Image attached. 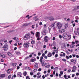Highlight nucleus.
<instances>
[{
	"label": "nucleus",
	"instance_id": "nucleus-54",
	"mask_svg": "<svg viewBox=\"0 0 79 79\" xmlns=\"http://www.w3.org/2000/svg\"><path fill=\"white\" fill-rule=\"evenodd\" d=\"M72 25L73 27H74L76 26V24L75 23H73Z\"/></svg>",
	"mask_w": 79,
	"mask_h": 79
},
{
	"label": "nucleus",
	"instance_id": "nucleus-60",
	"mask_svg": "<svg viewBox=\"0 0 79 79\" xmlns=\"http://www.w3.org/2000/svg\"><path fill=\"white\" fill-rule=\"evenodd\" d=\"M55 57L56 58H57L58 57V54H56L55 55Z\"/></svg>",
	"mask_w": 79,
	"mask_h": 79
},
{
	"label": "nucleus",
	"instance_id": "nucleus-8",
	"mask_svg": "<svg viewBox=\"0 0 79 79\" xmlns=\"http://www.w3.org/2000/svg\"><path fill=\"white\" fill-rule=\"evenodd\" d=\"M47 56L48 57H51V56H52V53L50 52L48 53Z\"/></svg>",
	"mask_w": 79,
	"mask_h": 79
},
{
	"label": "nucleus",
	"instance_id": "nucleus-20",
	"mask_svg": "<svg viewBox=\"0 0 79 79\" xmlns=\"http://www.w3.org/2000/svg\"><path fill=\"white\" fill-rule=\"evenodd\" d=\"M16 54L18 55H20L21 54V52L20 51H17L16 52Z\"/></svg>",
	"mask_w": 79,
	"mask_h": 79
},
{
	"label": "nucleus",
	"instance_id": "nucleus-26",
	"mask_svg": "<svg viewBox=\"0 0 79 79\" xmlns=\"http://www.w3.org/2000/svg\"><path fill=\"white\" fill-rule=\"evenodd\" d=\"M50 21H53L54 20V19L53 17H51L49 19Z\"/></svg>",
	"mask_w": 79,
	"mask_h": 79
},
{
	"label": "nucleus",
	"instance_id": "nucleus-40",
	"mask_svg": "<svg viewBox=\"0 0 79 79\" xmlns=\"http://www.w3.org/2000/svg\"><path fill=\"white\" fill-rule=\"evenodd\" d=\"M25 69L26 70H28V67H26L25 68Z\"/></svg>",
	"mask_w": 79,
	"mask_h": 79
},
{
	"label": "nucleus",
	"instance_id": "nucleus-15",
	"mask_svg": "<svg viewBox=\"0 0 79 79\" xmlns=\"http://www.w3.org/2000/svg\"><path fill=\"white\" fill-rule=\"evenodd\" d=\"M5 77V74H2L0 75V77H1V78H3V77Z\"/></svg>",
	"mask_w": 79,
	"mask_h": 79
},
{
	"label": "nucleus",
	"instance_id": "nucleus-13",
	"mask_svg": "<svg viewBox=\"0 0 79 79\" xmlns=\"http://www.w3.org/2000/svg\"><path fill=\"white\" fill-rule=\"evenodd\" d=\"M68 36V35L67 34L63 35V37L65 39H67V36Z\"/></svg>",
	"mask_w": 79,
	"mask_h": 79
},
{
	"label": "nucleus",
	"instance_id": "nucleus-46",
	"mask_svg": "<svg viewBox=\"0 0 79 79\" xmlns=\"http://www.w3.org/2000/svg\"><path fill=\"white\" fill-rule=\"evenodd\" d=\"M34 71L35 73V72H37V69H34Z\"/></svg>",
	"mask_w": 79,
	"mask_h": 79
},
{
	"label": "nucleus",
	"instance_id": "nucleus-32",
	"mask_svg": "<svg viewBox=\"0 0 79 79\" xmlns=\"http://www.w3.org/2000/svg\"><path fill=\"white\" fill-rule=\"evenodd\" d=\"M31 28L33 29H34V28H35V27H34V25H32Z\"/></svg>",
	"mask_w": 79,
	"mask_h": 79
},
{
	"label": "nucleus",
	"instance_id": "nucleus-14",
	"mask_svg": "<svg viewBox=\"0 0 79 79\" xmlns=\"http://www.w3.org/2000/svg\"><path fill=\"white\" fill-rule=\"evenodd\" d=\"M17 63H12V66H14L15 67H16V65H17Z\"/></svg>",
	"mask_w": 79,
	"mask_h": 79
},
{
	"label": "nucleus",
	"instance_id": "nucleus-50",
	"mask_svg": "<svg viewBox=\"0 0 79 79\" xmlns=\"http://www.w3.org/2000/svg\"><path fill=\"white\" fill-rule=\"evenodd\" d=\"M50 69H48V73H50Z\"/></svg>",
	"mask_w": 79,
	"mask_h": 79
},
{
	"label": "nucleus",
	"instance_id": "nucleus-51",
	"mask_svg": "<svg viewBox=\"0 0 79 79\" xmlns=\"http://www.w3.org/2000/svg\"><path fill=\"white\" fill-rule=\"evenodd\" d=\"M47 52H48V51L47 50L45 51L44 52L45 54H47Z\"/></svg>",
	"mask_w": 79,
	"mask_h": 79
},
{
	"label": "nucleus",
	"instance_id": "nucleus-22",
	"mask_svg": "<svg viewBox=\"0 0 79 79\" xmlns=\"http://www.w3.org/2000/svg\"><path fill=\"white\" fill-rule=\"evenodd\" d=\"M23 74L24 76H26L27 75V72H26V71H25L24 72Z\"/></svg>",
	"mask_w": 79,
	"mask_h": 79
},
{
	"label": "nucleus",
	"instance_id": "nucleus-33",
	"mask_svg": "<svg viewBox=\"0 0 79 79\" xmlns=\"http://www.w3.org/2000/svg\"><path fill=\"white\" fill-rule=\"evenodd\" d=\"M44 57V59H46V60H47V58H48V57L47 56H45Z\"/></svg>",
	"mask_w": 79,
	"mask_h": 79
},
{
	"label": "nucleus",
	"instance_id": "nucleus-53",
	"mask_svg": "<svg viewBox=\"0 0 79 79\" xmlns=\"http://www.w3.org/2000/svg\"><path fill=\"white\" fill-rule=\"evenodd\" d=\"M64 78H66L67 77V76H66V75H64Z\"/></svg>",
	"mask_w": 79,
	"mask_h": 79
},
{
	"label": "nucleus",
	"instance_id": "nucleus-30",
	"mask_svg": "<svg viewBox=\"0 0 79 79\" xmlns=\"http://www.w3.org/2000/svg\"><path fill=\"white\" fill-rule=\"evenodd\" d=\"M11 75H10L8 77V79H10L11 78Z\"/></svg>",
	"mask_w": 79,
	"mask_h": 79
},
{
	"label": "nucleus",
	"instance_id": "nucleus-27",
	"mask_svg": "<svg viewBox=\"0 0 79 79\" xmlns=\"http://www.w3.org/2000/svg\"><path fill=\"white\" fill-rule=\"evenodd\" d=\"M73 44H71V45H70V48H74V45H73Z\"/></svg>",
	"mask_w": 79,
	"mask_h": 79
},
{
	"label": "nucleus",
	"instance_id": "nucleus-11",
	"mask_svg": "<svg viewBox=\"0 0 79 79\" xmlns=\"http://www.w3.org/2000/svg\"><path fill=\"white\" fill-rule=\"evenodd\" d=\"M40 33L39 32H37L36 33V37H39V34Z\"/></svg>",
	"mask_w": 79,
	"mask_h": 79
},
{
	"label": "nucleus",
	"instance_id": "nucleus-29",
	"mask_svg": "<svg viewBox=\"0 0 79 79\" xmlns=\"http://www.w3.org/2000/svg\"><path fill=\"white\" fill-rule=\"evenodd\" d=\"M45 68H50V65H48L47 66H46L45 67Z\"/></svg>",
	"mask_w": 79,
	"mask_h": 79
},
{
	"label": "nucleus",
	"instance_id": "nucleus-31",
	"mask_svg": "<svg viewBox=\"0 0 79 79\" xmlns=\"http://www.w3.org/2000/svg\"><path fill=\"white\" fill-rule=\"evenodd\" d=\"M42 57H44V56H45V53H43L42 54Z\"/></svg>",
	"mask_w": 79,
	"mask_h": 79
},
{
	"label": "nucleus",
	"instance_id": "nucleus-36",
	"mask_svg": "<svg viewBox=\"0 0 79 79\" xmlns=\"http://www.w3.org/2000/svg\"><path fill=\"white\" fill-rule=\"evenodd\" d=\"M13 32V31H7V32H8L9 33H11Z\"/></svg>",
	"mask_w": 79,
	"mask_h": 79
},
{
	"label": "nucleus",
	"instance_id": "nucleus-55",
	"mask_svg": "<svg viewBox=\"0 0 79 79\" xmlns=\"http://www.w3.org/2000/svg\"><path fill=\"white\" fill-rule=\"evenodd\" d=\"M62 60H63V61H66V59H62Z\"/></svg>",
	"mask_w": 79,
	"mask_h": 79
},
{
	"label": "nucleus",
	"instance_id": "nucleus-63",
	"mask_svg": "<svg viewBox=\"0 0 79 79\" xmlns=\"http://www.w3.org/2000/svg\"><path fill=\"white\" fill-rule=\"evenodd\" d=\"M66 58H67V59H69V56H66Z\"/></svg>",
	"mask_w": 79,
	"mask_h": 79
},
{
	"label": "nucleus",
	"instance_id": "nucleus-47",
	"mask_svg": "<svg viewBox=\"0 0 79 79\" xmlns=\"http://www.w3.org/2000/svg\"><path fill=\"white\" fill-rule=\"evenodd\" d=\"M41 55V53H40V52H38V56H40V55Z\"/></svg>",
	"mask_w": 79,
	"mask_h": 79
},
{
	"label": "nucleus",
	"instance_id": "nucleus-43",
	"mask_svg": "<svg viewBox=\"0 0 79 79\" xmlns=\"http://www.w3.org/2000/svg\"><path fill=\"white\" fill-rule=\"evenodd\" d=\"M38 17V16H36L35 17H34V19H35L37 18Z\"/></svg>",
	"mask_w": 79,
	"mask_h": 79
},
{
	"label": "nucleus",
	"instance_id": "nucleus-48",
	"mask_svg": "<svg viewBox=\"0 0 79 79\" xmlns=\"http://www.w3.org/2000/svg\"><path fill=\"white\" fill-rule=\"evenodd\" d=\"M19 68H20V67H19V66H18L17 67V70L19 69Z\"/></svg>",
	"mask_w": 79,
	"mask_h": 79
},
{
	"label": "nucleus",
	"instance_id": "nucleus-23",
	"mask_svg": "<svg viewBox=\"0 0 79 79\" xmlns=\"http://www.w3.org/2000/svg\"><path fill=\"white\" fill-rule=\"evenodd\" d=\"M7 55L9 56H11V53L10 52H8L7 53Z\"/></svg>",
	"mask_w": 79,
	"mask_h": 79
},
{
	"label": "nucleus",
	"instance_id": "nucleus-49",
	"mask_svg": "<svg viewBox=\"0 0 79 79\" xmlns=\"http://www.w3.org/2000/svg\"><path fill=\"white\" fill-rule=\"evenodd\" d=\"M56 77H58V73H56Z\"/></svg>",
	"mask_w": 79,
	"mask_h": 79
},
{
	"label": "nucleus",
	"instance_id": "nucleus-62",
	"mask_svg": "<svg viewBox=\"0 0 79 79\" xmlns=\"http://www.w3.org/2000/svg\"><path fill=\"white\" fill-rule=\"evenodd\" d=\"M17 49V47H15L14 48V50H16V49Z\"/></svg>",
	"mask_w": 79,
	"mask_h": 79
},
{
	"label": "nucleus",
	"instance_id": "nucleus-37",
	"mask_svg": "<svg viewBox=\"0 0 79 79\" xmlns=\"http://www.w3.org/2000/svg\"><path fill=\"white\" fill-rule=\"evenodd\" d=\"M60 74H61V75H63V71H60Z\"/></svg>",
	"mask_w": 79,
	"mask_h": 79
},
{
	"label": "nucleus",
	"instance_id": "nucleus-61",
	"mask_svg": "<svg viewBox=\"0 0 79 79\" xmlns=\"http://www.w3.org/2000/svg\"><path fill=\"white\" fill-rule=\"evenodd\" d=\"M42 23L40 22L39 23V25H40V26H41V25H42Z\"/></svg>",
	"mask_w": 79,
	"mask_h": 79
},
{
	"label": "nucleus",
	"instance_id": "nucleus-44",
	"mask_svg": "<svg viewBox=\"0 0 79 79\" xmlns=\"http://www.w3.org/2000/svg\"><path fill=\"white\" fill-rule=\"evenodd\" d=\"M66 52L67 53V54H68V55L69 54V52H68V51H66Z\"/></svg>",
	"mask_w": 79,
	"mask_h": 79
},
{
	"label": "nucleus",
	"instance_id": "nucleus-59",
	"mask_svg": "<svg viewBox=\"0 0 79 79\" xmlns=\"http://www.w3.org/2000/svg\"><path fill=\"white\" fill-rule=\"evenodd\" d=\"M72 56L73 57H76V55L75 54H72Z\"/></svg>",
	"mask_w": 79,
	"mask_h": 79
},
{
	"label": "nucleus",
	"instance_id": "nucleus-52",
	"mask_svg": "<svg viewBox=\"0 0 79 79\" xmlns=\"http://www.w3.org/2000/svg\"><path fill=\"white\" fill-rule=\"evenodd\" d=\"M59 38H60V39H61L62 38V36H61V35H59Z\"/></svg>",
	"mask_w": 79,
	"mask_h": 79
},
{
	"label": "nucleus",
	"instance_id": "nucleus-7",
	"mask_svg": "<svg viewBox=\"0 0 79 79\" xmlns=\"http://www.w3.org/2000/svg\"><path fill=\"white\" fill-rule=\"evenodd\" d=\"M66 31V30L64 29H61L60 30H59V32H60V33H61V34L62 33H63L64 32Z\"/></svg>",
	"mask_w": 79,
	"mask_h": 79
},
{
	"label": "nucleus",
	"instance_id": "nucleus-3",
	"mask_svg": "<svg viewBox=\"0 0 79 79\" xmlns=\"http://www.w3.org/2000/svg\"><path fill=\"white\" fill-rule=\"evenodd\" d=\"M56 26L58 29H60L62 27V24L60 23H57Z\"/></svg>",
	"mask_w": 79,
	"mask_h": 79
},
{
	"label": "nucleus",
	"instance_id": "nucleus-58",
	"mask_svg": "<svg viewBox=\"0 0 79 79\" xmlns=\"http://www.w3.org/2000/svg\"><path fill=\"white\" fill-rule=\"evenodd\" d=\"M53 29L54 31H56V28L55 27H54Z\"/></svg>",
	"mask_w": 79,
	"mask_h": 79
},
{
	"label": "nucleus",
	"instance_id": "nucleus-16",
	"mask_svg": "<svg viewBox=\"0 0 79 79\" xmlns=\"http://www.w3.org/2000/svg\"><path fill=\"white\" fill-rule=\"evenodd\" d=\"M30 24L29 23L27 24V23H26L24 24L23 25V26H24L25 27H26V26H29V25Z\"/></svg>",
	"mask_w": 79,
	"mask_h": 79
},
{
	"label": "nucleus",
	"instance_id": "nucleus-21",
	"mask_svg": "<svg viewBox=\"0 0 79 79\" xmlns=\"http://www.w3.org/2000/svg\"><path fill=\"white\" fill-rule=\"evenodd\" d=\"M31 44H35V42L34 40L31 41Z\"/></svg>",
	"mask_w": 79,
	"mask_h": 79
},
{
	"label": "nucleus",
	"instance_id": "nucleus-42",
	"mask_svg": "<svg viewBox=\"0 0 79 79\" xmlns=\"http://www.w3.org/2000/svg\"><path fill=\"white\" fill-rule=\"evenodd\" d=\"M48 31L49 32H50V31H51V28H50V27H48Z\"/></svg>",
	"mask_w": 79,
	"mask_h": 79
},
{
	"label": "nucleus",
	"instance_id": "nucleus-24",
	"mask_svg": "<svg viewBox=\"0 0 79 79\" xmlns=\"http://www.w3.org/2000/svg\"><path fill=\"white\" fill-rule=\"evenodd\" d=\"M42 64V66H45V63H44V62H42V63H41Z\"/></svg>",
	"mask_w": 79,
	"mask_h": 79
},
{
	"label": "nucleus",
	"instance_id": "nucleus-5",
	"mask_svg": "<svg viewBox=\"0 0 79 79\" xmlns=\"http://www.w3.org/2000/svg\"><path fill=\"white\" fill-rule=\"evenodd\" d=\"M44 40L45 42H48V37L47 36H45L44 38Z\"/></svg>",
	"mask_w": 79,
	"mask_h": 79
},
{
	"label": "nucleus",
	"instance_id": "nucleus-56",
	"mask_svg": "<svg viewBox=\"0 0 79 79\" xmlns=\"http://www.w3.org/2000/svg\"><path fill=\"white\" fill-rule=\"evenodd\" d=\"M42 78H43V79H44L45 78V75H44L42 76Z\"/></svg>",
	"mask_w": 79,
	"mask_h": 79
},
{
	"label": "nucleus",
	"instance_id": "nucleus-12",
	"mask_svg": "<svg viewBox=\"0 0 79 79\" xmlns=\"http://www.w3.org/2000/svg\"><path fill=\"white\" fill-rule=\"evenodd\" d=\"M0 56H1L2 58H5V54L1 53L0 54Z\"/></svg>",
	"mask_w": 79,
	"mask_h": 79
},
{
	"label": "nucleus",
	"instance_id": "nucleus-28",
	"mask_svg": "<svg viewBox=\"0 0 79 79\" xmlns=\"http://www.w3.org/2000/svg\"><path fill=\"white\" fill-rule=\"evenodd\" d=\"M55 23H54L52 24V27H55Z\"/></svg>",
	"mask_w": 79,
	"mask_h": 79
},
{
	"label": "nucleus",
	"instance_id": "nucleus-6",
	"mask_svg": "<svg viewBox=\"0 0 79 79\" xmlns=\"http://www.w3.org/2000/svg\"><path fill=\"white\" fill-rule=\"evenodd\" d=\"M42 33L44 35H46V34H47L46 30H44L43 31Z\"/></svg>",
	"mask_w": 79,
	"mask_h": 79
},
{
	"label": "nucleus",
	"instance_id": "nucleus-9",
	"mask_svg": "<svg viewBox=\"0 0 79 79\" xmlns=\"http://www.w3.org/2000/svg\"><path fill=\"white\" fill-rule=\"evenodd\" d=\"M34 67L35 68H38V67H39V65H38V64L37 63H36L35 64Z\"/></svg>",
	"mask_w": 79,
	"mask_h": 79
},
{
	"label": "nucleus",
	"instance_id": "nucleus-39",
	"mask_svg": "<svg viewBox=\"0 0 79 79\" xmlns=\"http://www.w3.org/2000/svg\"><path fill=\"white\" fill-rule=\"evenodd\" d=\"M71 71V69H69V70H68L67 72L68 73H70Z\"/></svg>",
	"mask_w": 79,
	"mask_h": 79
},
{
	"label": "nucleus",
	"instance_id": "nucleus-45",
	"mask_svg": "<svg viewBox=\"0 0 79 79\" xmlns=\"http://www.w3.org/2000/svg\"><path fill=\"white\" fill-rule=\"evenodd\" d=\"M73 69H74L75 70L76 69V67L75 66H74L73 67Z\"/></svg>",
	"mask_w": 79,
	"mask_h": 79
},
{
	"label": "nucleus",
	"instance_id": "nucleus-57",
	"mask_svg": "<svg viewBox=\"0 0 79 79\" xmlns=\"http://www.w3.org/2000/svg\"><path fill=\"white\" fill-rule=\"evenodd\" d=\"M38 37V38L37 39V40H40V38H39V37Z\"/></svg>",
	"mask_w": 79,
	"mask_h": 79
},
{
	"label": "nucleus",
	"instance_id": "nucleus-35",
	"mask_svg": "<svg viewBox=\"0 0 79 79\" xmlns=\"http://www.w3.org/2000/svg\"><path fill=\"white\" fill-rule=\"evenodd\" d=\"M29 58V57L28 56H27L26 57H25V60H26L27 59H28V58Z\"/></svg>",
	"mask_w": 79,
	"mask_h": 79
},
{
	"label": "nucleus",
	"instance_id": "nucleus-2",
	"mask_svg": "<svg viewBox=\"0 0 79 79\" xmlns=\"http://www.w3.org/2000/svg\"><path fill=\"white\" fill-rule=\"evenodd\" d=\"M3 48L4 51H6L8 49V47L7 45V44H5L4 45Z\"/></svg>",
	"mask_w": 79,
	"mask_h": 79
},
{
	"label": "nucleus",
	"instance_id": "nucleus-10",
	"mask_svg": "<svg viewBox=\"0 0 79 79\" xmlns=\"http://www.w3.org/2000/svg\"><path fill=\"white\" fill-rule=\"evenodd\" d=\"M43 59H44V57L42 56H41L40 60V63H42V62H43Z\"/></svg>",
	"mask_w": 79,
	"mask_h": 79
},
{
	"label": "nucleus",
	"instance_id": "nucleus-25",
	"mask_svg": "<svg viewBox=\"0 0 79 79\" xmlns=\"http://www.w3.org/2000/svg\"><path fill=\"white\" fill-rule=\"evenodd\" d=\"M70 61L71 63H74V64H75V62H74V59H71Z\"/></svg>",
	"mask_w": 79,
	"mask_h": 79
},
{
	"label": "nucleus",
	"instance_id": "nucleus-19",
	"mask_svg": "<svg viewBox=\"0 0 79 79\" xmlns=\"http://www.w3.org/2000/svg\"><path fill=\"white\" fill-rule=\"evenodd\" d=\"M22 75V73H21V72L19 73H17V75H19V76H20V77H22V76H21Z\"/></svg>",
	"mask_w": 79,
	"mask_h": 79
},
{
	"label": "nucleus",
	"instance_id": "nucleus-64",
	"mask_svg": "<svg viewBox=\"0 0 79 79\" xmlns=\"http://www.w3.org/2000/svg\"><path fill=\"white\" fill-rule=\"evenodd\" d=\"M76 58H79V55H77L76 56Z\"/></svg>",
	"mask_w": 79,
	"mask_h": 79
},
{
	"label": "nucleus",
	"instance_id": "nucleus-1",
	"mask_svg": "<svg viewBox=\"0 0 79 79\" xmlns=\"http://www.w3.org/2000/svg\"><path fill=\"white\" fill-rule=\"evenodd\" d=\"M30 37V34L29 33H27L25 35L23 39L24 40H28Z\"/></svg>",
	"mask_w": 79,
	"mask_h": 79
},
{
	"label": "nucleus",
	"instance_id": "nucleus-41",
	"mask_svg": "<svg viewBox=\"0 0 79 79\" xmlns=\"http://www.w3.org/2000/svg\"><path fill=\"white\" fill-rule=\"evenodd\" d=\"M75 44V42H72V45H74Z\"/></svg>",
	"mask_w": 79,
	"mask_h": 79
},
{
	"label": "nucleus",
	"instance_id": "nucleus-18",
	"mask_svg": "<svg viewBox=\"0 0 79 79\" xmlns=\"http://www.w3.org/2000/svg\"><path fill=\"white\" fill-rule=\"evenodd\" d=\"M30 60L31 62H34V61H35L36 60V59L34 58L33 59H31Z\"/></svg>",
	"mask_w": 79,
	"mask_h": 79
},
{
	"label": "nucleus",
	"instance_id": "nucleus-4",
	"mask_svg": "<svg viewBox=\"0 0 79 79\" xmlns=\"http://www.w3.org/2000/svg\"><path fill=\"white\" fill-rule=\"evenodd\" d=\"M24 47L26 48H28L29 47V42L25 43L23 44Z\"/></svg>",
	"mask_w": 79,
	"mask_h": 79
},
{
	"label": "nucleus",
	"instance_id": "nucleus-38",
	"mask_svg": "<svg viewBox=\"0 0 79 79\" xmlns=\"http://www.w3.org/2000/svg\"><path fill=\"white\" fill-rule=\"evenodd\" d=\"M40 77H41V75L37 76V79H39V78H40Z\"/></svg>",
	"mask_w": 79,
	"mask_h": 79
},
{
	"label": "nucleus",
	"instance_id": "nucleus-17",
	"mask_svg": "<svg viewBox=\"0 0 79 79\" xmlns=\"http://www.w3.org/2000/svg\"><path fill=\"white\" fill-rule=\"evenodd\" d=\"M70 39H71V35H67L66 39H67V40H69Z\"/></svg>",
	"mask_w": 79,
	"mask_h": 79
},
{
	"label": "nucleus",
	"instance_id": "nucleus-34",
	"mask_svg": "<svg viewBox=\"0 0 79 79\" xmlns=\"http://www.w3.org/2000/svg\"><path fill=\"white\" fill-rule=\"evenodd\" d=\"M39 19H39V18H37L36 19H35V21H39Z\"/></svg>",
	"mask_w": 79,
	"mask_h": 79
}]
</instances>
